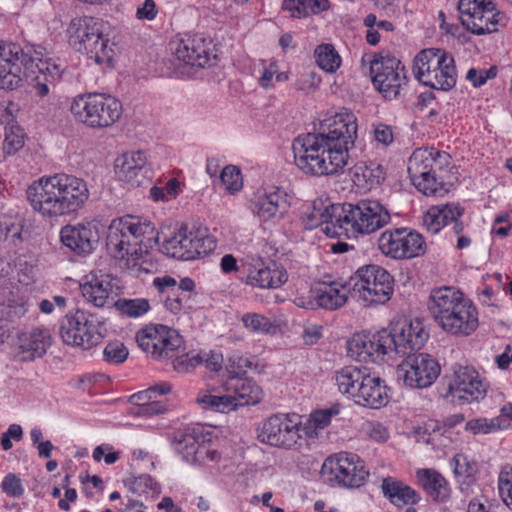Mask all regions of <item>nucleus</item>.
I'll list each match as a JSON object with an SVG mask.
<instances>
[{"label":"nucleus","instance_id":"3c124183","mask_svg":"<svg viewBox=\"0 0 512 512\" xmlns=\"http://www.w3.org/2000/svg\"><path fill=\"white\" fill-rule=\"evenodd\" d=\"M263 69L258 78L259 85L264 89H271L274 87V79L277 82H285L289 79L288 72H279L277 61H271L268 64L262 61Z\"/></svg>","mask_w":512,"mask_h":512},{"label":"nucleus","instance_id":"79ce46f5","mask_svg":"<svg viewBox=\"0 0 512 512\" xmlns=\"http://www.w3.org/2000/svg\"><path fill=\"white\" fill-rule=\"evenodd\" d=\"M366 373L354 366H346L339 370L335 375V381L340 393L353 400L358 392L361 381L364 380Z\"/></svg>","mask_w":512,"mask_h":512},{"label":"nucleus","instance_id":"bf43d9fd","mask_svg":"<svg viewBox=\"0 0 512 512\" xmlns=\"http://www.w3.org/2000/svg\"><path fill=\"white\" fill-rule=\"evenodd\" d=\"M498 490L505 504L512 507V467H505L500 472Z\"/></svg>","mask_w":512,"mask_h":512},{"label":"nucleus","instance_id":"0e129e2a","mask_svg":"<svg viewBox=\"0 0 512 512\" xmlns=\"http://www.w3.org/2000/svg\"><path fill=\"white\" fill-rule=\"evenodd\" d=\"M321 83V77L315 71L303 72L296 82V88L303 92L315 90Z\"/></svg>","mask_w":512,"mask_h":512},{"label":"nucleus","instance_id":"5701e85b","mask_svg":"<svg viewBox=\"0 0 512 512\" xmlns=\"http://www.w3.org/2000/svg\"><path fill=\"white\" fill-rule=\"evenodd\" d=\"M138 346L157 360H165L181 351L182 337L161 324L148 325L136 334Z\"/></svg>","mask_w":512,"mask_h":512},{"label":"nucleus","instance_id":"a18cd8bd","mask_svg":"<svg viewBox=\"0 0 512 512\" xmlns=\"http://www.w3.org/2000/svg\"><path fill=\"white\" fill-rule=\"evenodd\" d=\"M314 58L319 66L325 72L334 73L341 66L342 59L332 44H320L314 50Z\"/></svg>","mask_w":512,"mask_h":512},{"label":"nucleus","instance_id":"a878e982","mask_svg":"<svg viewBox=\"0 0 512 512\" xmlns=\"http://www.w3.org/2000/svg\"><path fill=\"white\" fill-rule=\"evenodd\" d=\"M61 242L78 255H89L100 240L99 224L95 220H82L75 225H66L60 230Z\"/></svg>","mask_w":512,"mask_h":512},{"label":"nucleus","instance_id":"423d86ee","mask_svg":"<svg viewBox=\"0 0 512 512\" xmlns=\"http://www.w3.org/2000/svg\"><path fill=\"white\" fill-rule=\"evenodd\" d=\"M292 149L295 165L312 176L337 173L348 162L320 133L299 135L294 139Z\"/></svg>","mask_w":512,"mask_h":512},{"label":"nucleus","instance_id":"de8ad7c7","mask_svg":"<svg viewBox=\"0 0 512 512\" xmlns=\"http://www.w3.org/2000/svg\"><path fill=\"white\" fill-rule=\"evenodd\" d=\"M412 183L423 194L435 197H443L449 192L451 187V184L440 181L437 178V173H431L427 177L415 179Z\"/></svg>","mask_w":512,"mask_h":512},{"label":"nucleus","instance_id":"338daca9","mask_svg":"<svg viewBox=\"0 0 512 512\" xmlns=\"http://www.w3.org/2000/svg\"><path fill=\"white\" fill-rule=\"evenodd\" d=\"M496 76V71L494 68H490L488 70L485 69H475L471 68L468 70L466 78L469 80L474 87H480L486 83L488 79H491Z\"/></svg>","mask_w":512,"mask_h":512},{"label":"nucleus","instance_id":"c03bdc74","mask_svg":"<svg viewBox=\"0 0 512 512\" xmlns=\"http://www.w3.org/2000/svg\"><path fill=\"white\" fill-rule=\"evenodd\" d=\"M197 402L204 409H211L216 412H228L235 409L234 399L229 392L224 394L213 393L212 391H200L197 396Z\"/></svg>","mask_w":512,"mask_h":512},{"label":"nucleus","instance_id":"774afa93","mask_svg":"<svg viewBox=\"0 0 512 512\" xmlns=\"http://www.w3.org/2000/svg\"><path fill=\"white\" fill-rule=\"evenodd\" d=\"M158 9L154 0H144L136 8V18L138 20L152 21L156 18Z\"/></svg>","mask_w":512,"mask_h":512},{"label":"nucleus","instance_id":"1a4fd4ad","mask_svg":"<svg viewBox=\"0 0 512 512\" xmlns=\"http://www.w3.org/2000/svg\"><path fill=\"white\" fill-rule=\"evenodd\" d=\"M361 68L370 74L374 87L386 99L398 98L407 86L405 68L394 57L365 54L361 58Z\"/></svg>","mask_w":512,"mask_h":512},{"label":"nucleus","instance_id":"09e8293b","mask_svg":"<svg viewBox=\"0 0 512 512\" xmlns=\"http://www.w3.org/2000/svg\"><path fill=\"white\" fill-rule=\"evenodd\" d=\"M114 306L120 313L131 318L141 317L150 310V304L145 298H121L115 301Z\"/></svg>","mask_w":512,"mask_h":512},{"label":"nucleus","instance_id":"c9c22d12","mask_svg":"<svg viewBox=\"0 0 512 512\" xmlns=\"http://www.w3.org/2000/svg\"><path fill=\"white\" fill-rule=\"evenodd\" d=\"M417 483L435 502L445 503L450 499L451 488L445 477L435 469L422 468L415 473Z\"/></svg>","mask_w":512,"mask_h":512},{"label":"nucleus","instance_id":"f03ea898","mask_svg":"<svg viewBox=\"0 0 512 512\" xmlns=\"http://www.w3.org/2000/svg\"><path fill=\"white\" fill-rule=\"evenodd\" d=\"M33 210L43 217L58 218L77 213L89 199L87 183L67 173L45 175L26 190Z\"/></svg>","mask_w":512,"mask_h":512},{"label":"nucleus","instance_id":"cd10ccee","mask_svg":"<svg viewBox=\"0 0 512 512\" xmlns=\"http://www.w3.org/2000/svg\"><path fill=\"white\" fill-rule=\"evenodd\" d=\"M117 288L115 279L101 270L91 271L80 285L85 300L95 307L114 306Z\"/></svg>","mask_w":512,"mask_h":512},{"label":"nucleus","instance_id":"c85d7f7f","mask_svg":"<svg viewBox=\"0 0 512 512\" xmlns=\"http://www.w3.org/2000/svg\"><path fill=\"white\" fill-rule=\"evenodd\" d=\"M246 267V284L260 289H277L288 280L287 271L277 262L265 263L254 259L244 264Z\"/></svg>","mask_w":512,"mask_h":512},{"label":"nucleus","instance_id":"052dcab7","mask_svg":"<svg viewBox=\"0 0 512 512\" xmlns=\"http://www.w3.org/2000/svg\"><path fill=\"white\" fill-rule=\"evenodd\" d=\"M2 492L9 497L20 498L24 494L21 479L14 473H8L1 482Z\"/></svg>","mask_w":512,"mask_h":512},{"label":"nucleus","instance_id":"2f4dec72","mask_svg":"<svg viewBox=\"0 0 512 512\" xmlns=\"http://www.w3.org/2000/svg\"><path fill=\"white\" fill-rule=\"evenodd\" d=\"M317 305L327 310H336L352 297V284L340 281H323L313 290Z\"/></svg>","mask_w":512,"mask_h":512},{"label":"nucleus","instance_id":"58836bf2","mask_svg":"<svg viewBox=\"0 0 512 512\" xmlns=\"http://www.w3.org/2000/svg\"><path fill=\"white\" fill-rule=\"evenodd\" d=\"M381 487L384 496L396 506L414 505L421 499L413 488L390 477L383 480Z\"/></svg>","mask_w":512,"mask_h":512},{"label":"nucleus","instance_id":"e433bc0d","mask_svg":"<svg viewBox=\"0 0 512 512\" xmlns=\"http://www.w3.org/2000/svg\"><path fill=\"white\" fill-rule=\"evenodd\" d=\"M385 179L383 167L376 162H358L352 170V181L363 192L377 188Z\"/></svg>","mask_w":512,"mask_h":512},{"label":"nucleus","instance_id":"69168bd1","mask_svg":"<svg viewBox=\"0 0 512 512\" xmlns=\"http://www.w3.org/2000/svg\"><path fill=\"white\" fill-rule=\"evenodd\" d=\"M92 456L96 462H100L104 457L105 463L111 465L119 459L120 453L109 444H101L93 450Z\"/></svg>","mask_w":512,"mask_h":512},{"label":"nucleus","instance_id":"4be33fe9","mask_svg":"<svg viewBox=\"0 0 512 512\" xmlns=\"http://www.w3.org/2000/svg\"><path fill=\"white\" fill-rule=\"evenodd\" d=\"M440 371V365L431 355L414 353L397 365L396 377L399 383L408 388L423 389L436 381Z\"/></svg>","mask_w":512,"mask_h":512},{"label":"nucleus","instance_id":"f704fd0d","mask_svg":"<svg viewBox=\"0 0 512 512\" xmlns=\"http://www.w3.org/2000/svg\"><path fill=\"white\" fill-rule=\"evenodd\" d=\"M223 388L234 399L235 409L238 406L257 404L262 399L261 387L249 378L231 376L225 382Z\"/></svg>","mask_w":512,"mask_h":512},{"label":"nucleus","instance_id":"393cba45","mask_svg":"<svg viewBox=\"0 0 512 512\" xmlns=\"http://www.w3.org/2000/svg\"><path fill=\"white\" fill-rule=\"evenodd\" d=\"M174 448L183 460L191 464H204L218 458L217 451L210 449L206 443L201 427H188L177 431L174 436Z\"/></svg>","mask_w":512,"mask_h":512},{"label":"nucleus","instance_id":"49530a36","mask_svg":"<svg viewBox=\"0 0 512 512\" xmlns=\"http://www.w3.org/2000/svg\"><path fill=\"white\" fill-rule=\"evenodd\" d=\"M338 413L339 409L336 407L313 412L310 415L307 423L304 426L302 425L304 435L309 438L316 437L317 430L328 426L332 417L336 416Z\"/></svg>","mask_w":512,"mask_h":512},{"label":"nucleus","instance_id":"72a5a7b5","mask_svg":"<svg viewBox=\"0 0 512 512\" xmlns=\"http://www.w3.org/2000/svg\"><path fill=\"white\" fill-rule=\"evenodd\" d=\"M354 403L371 409H379L385 406L388 401L387 387L379 377L366 374L358 392L353 399Z\"/></svg>","mask_w":512,"mask_h":512},{"label":"nucleus","instance_id":"864d4df0","mask_svg":"<svg viewBox=\"0 0 512 512\" xmlns=\"http://www.w3.org/2000/svg\"><path fill=\"white\" fill-rule=\"evenodd\" d=\"M220 179L225 189L231 194L239 192L243 187L241 171L236 166L228 165L224 167Z\"/></svg>","mask_w":512,"mask_h":512},{"label":"nucleus","instance_id":"6e6552de","mask_svg":"<svg viewBox=\"0 0 512 512\" xmlns=\"http://www.w3.org/2000/svg\"><path fill=\"white\" fill-rule=\"evenodd\" d=\"M413 73L423 85L443 91L453 88L457 79L453 57L435 48L424 49L416 55Z\"/></svg>","mask_w":512,"mask_h":512},{"label":"nucleus","instance_id":"e2e57ef3","mask_svg":"<svg viewBox=\"0 0 512 512\" xmlns=\"http://www.w3.org/2000/svg\"><path fill=\"white\" fill-rule=\"evenodd\" d=\"M363 432L376 442H385L389 438L388 429L380 422L367 421L363 424Z\"/></svg>","mask_w":512,"mask_h":512},{"label":"nucleus","instance_id":"dca6fc26","mask_svg":"<svg viewBox=\"0 0 512 512\" xmlns=\"http://www.w3.org/2000/svg\"><path fill=\"white\" fill-rule=\"evenodd\" d=\"M391 220L389 211L376 200H361L356 204H345L344 233L371 234Z\"/></svg>","mask_w":512,"mask_h":512},{"label":"nucleus","instance_id":"412c9836","mask_svg":"<svg viewBox=\"0 0 512 512\" xmlns=\"http://www.w3.org/2000/svg\"><path fill=\"white\" fill-rule=\"evenodd\" d=\"M377 245L383 255L394 260L412 259L423 255L426 251L423 236L404 227L383 231Z\"/></svg>","mask_w":512,"mask_h":512},{"label":"nucleus","instance_id":"9d476101","mask_svg":"<svg viewBox=\"0 0 512 512\" xmlns=\"http://www.w3.org/2000/svg\"><path fill=\"white\" fill-rule=\"evenodd\" d=\"M104 321L84 310L69 312L61 320L59 334L62 341L73 347L88 350L98 345L105 336Z\"/></svg>","mask_w":512,"mask_h":512},{"label":"nucleus","instance_id":"20e7f679","mask_svg":"<svg viewBox=\"0 0 512 512\" xmlns=\"http://www.w3.org/2000/svg\"><path fill=\"white\" fill-rule=\"evenodd\" d=\"M427 308L437 326L448 335L467 337L478 328L477 307L455 287L432 289Z\"/></svg>","mask_w":512,"mask_h":512},{"label":"nucleus","instance_id":"9b49d317","mask_svg":"<svg viewBox=\"0 0 512 512\" xmlns=\"http://www.w3.org/2000/svg\"><path fill=\"white\" fill-rule=\"evenodd\" d=\"M352 298L364 306L384 304L393 293V278L378 265L359 268L352 277Z\"/></svg>","mask_w":512,"mask_h":512},{"label":"nucleus","instance_id":"b1692460","mask_svg":"<svg viewBox=\"0 0 512 512\" xmlns=\"http://www.w3.org/2000/svg\"><path fill=\"white\" fill-rule=\"evenodd\" d=\"M172 54L180 62L204 68L215 58L212 41L202 35H185L170 42Z\"/></svg>","mask_w":512,"mask_h":512},{"label":"nucleus","instance_id":"bb28decb","mask_svg":"<svg viewBox=\"0 0 512 512\" xmlns=\"http://www.w3.org/2000/svg\"><path fill=\"white\" fill-rule=\"evenodd\" d=\"M395 348H392L393 355L406 357L420 350L428 339V332L419 320L401 319L396 322L390 330Z\"/></svg>","mask_w":512,"mask_h":512},{"label":"nucleus","instance_id":"f257e3e1","mask_svg":"<svg viewBox=\"0 0 512 512\" xmlns=\"http://www.w3.org/2000/svg\"><path fill=\"white\" fill-rule=\"evenodd\" d=\"M154 235L155 227L149 220L126 215L111 221L107 249L121 269L139 277L156 269L149 250Z\"/></svg>","mask_w":512,"mask_h":512},{"label":"nucleus","instance_id":"39448f33","mask_svg":"<svg viewBox=\"0 0 512 512\" xmlns=\"http://www.w3.org/2000/svg\"><path fill=\"white\" fill-rule=\"evenodd\" d=\"M110 25L95 17H80L72 20L67 29L70 45L84 53L97 65L112 67L115 44L110 40Z\"/></svg>","mask_w":512,"mask_h":512},{"label":"nucleus","instance_id":"603ef678","mask_svg":"<svg viewBox=\"0 0 512 512\" xmlns=\"http://www.w3.org/2000/svg\"><path fill=\"white\" fill-rule=\"evenodd\" d=\"M23 241L22 226L5 217L0 219V242L9 246H18Z\"/></svg>","mask_w":512,"mask_h":512},{"label":"nucleus","instance_id":"680f3d73","mask_svg":"<svg viewBox=\"0 0 512 512\" xmlns=\"http://www.w3.org/2000/svg\"><path fill=\"white\" fill-rule=\"evenodd\" d=\"M320 211H325L323 206V199H316L310 208L305 212L303 217V224L307 229H314L320 227Z\"/></svg>","mask_w":512,"mask_h":512},{"label":"nucleus","instance_id":"4468645a","mask_svg":"<svg viewBox=\"0 0 512 512\" xmlns=\"http://www.w3.org/2000/svg\"><path fill=\"white\" fill-rule=\"evenodd\" d=\"M293 201L292 192L280 186L267 185L259 187L251 194L247 207L260 222L276 223L288 214Z\"/></svg>","mask_w":512,"mask_h":512},{"label":"nucleus","instance_id":"13d9d810","mask_svg":"<svg viewBox=\"0 0 512 512\" xmlns=\"http://www.w3.org/2000/svg\"><path fill=\"white\" fill-rule=\"evenodd\" d=\"M454 464V473L457 476L467 479L468 485L474 481V475L477 471L475 462L468 461L463 454H457L454 457Z\"/></svg>","mask_w":512,"mask_h":512},{"label":"nucleus","instance_id":"6e6d98bb","mask_svg":"<svg viewBox=\"0 0 512 512\" xmlns=\"http://www.w3.org/2000/svg\"><path fill=\"white\" fill-rule=\"evenodd\" d=\"M128 349L119 341L110 342L103 351L104 360L110 364L123 363L128 357Z\"/></svg>","mask_w":512,"mask_h":512},{"label":"nucleus","instance_id":"4d7b16f0","mask_svg":"<svg viewBox=\"0 0 512 512\" xmlns=\"http://www.w3.org/2000/svg\"><path fill=\"white\" fill-rule=\"evenodd\" d=\"M24 144L23 130L19 126L11 125L6 129L4 150L7 154L17 152Z\"/></svg>","mask_w":512,"mask_h":512},{"label":"nucleus","instance_id":"ea45409f","mask_svg":"<svg viewBox=\"0 0 512 512\" xmlns=\"http://www.w3.org/2000/svg\"><path fill=\"white\" fill-rule=\"evenodd\" d=\"M325 211H320L321 230L329 237H338L344 234V205L331 203L328 199H323Z\"/></svg>","mask_w":512,"mask_h":512},{"label":"nucleus","instance_id":"37998d69","mask_svg":"<svg viewBox=\"0 0 512 512\" xmlns=\"http://www.w3.org/2000/svg\"><path fill=\"white\" fill-rule=\"evenodd\" d=\"M510 422L500 415L493 418L479 417L465 423V430L472 434H490L510 428Z\"/></svg>","mask_w":512,"mask_h":512},{"label":"nucleus","instance_id":"8fccbe9b","mask_svg":"<svg viewBox=\"0 0 512 512\" xmlns=\"http://www.w3.org/2000/svg\"><path fill=\"white\" fill-rule=\"evenodd\" d=\"M241 322L248 331L254 334H269L274 330V326L269 318L255 312L243 314Z\"/></svg>","mask_w":512,"mask_h":512},{"label":"nucleus","instance_id":"6ab92c4d","mask_svg":"<svg viewBox=\"0 0 512 512\" xmlns=\"http://www.w3.org/2000/svg\"><path fill=\"white\" fill-rule=\"evenodd\" d=\"M369 473L358 455L340 452L325 459L321 476L330 484L356 488L364 484Z\"/></svg>","mask_w":512,"mask_h":512},{"label":"nucleus","instance_id":"f3484780","mask_svg":"<svg viewBox=\"0 0 512 512\" xmlns=\"http://www.w3.org/2000/svg\"><path fill=\"white\" fill-rule=\"evenodd\" d=\"M357 117L347 109L328 112L320 121V134L348 161L349 150L357 138Z\"/></svg>","mask_w":512,"mask_h":512},{"label":"nucleus","instance_id":"2eb2a0df","mask_svg":"<svg viewBox=\"0 0 512 512\" xmlns=\"http://www.w3.org/2000/svg\"><path fill=\"white\" fill-rule=\"evenodd\" d=\"M215 247V241L206 230H189L183 226L164 238L160 250L167 256L187 261L205 256Z\"/></svg>","mask_w":512,"mask_h":512},{"label":"nucleus","instance_id":"ddd939ff","mask_svg":"<svg viewBox=\"0 0 512 512\" xmlns=\"http://www.w3.org/2000/svg\"><path fill=\"white\" fill-rule=\"evenodd\" d=\"M302 417L297 413H276L262 421L257 429L261 443L293 449L303 436Z\"/></svg>","mask_w":512,"mask_h":512},{"label":"nucleus","instance_id":"7ed1b4c3","mask_svg":"<svg viewBox=\"0 0 512 512\" xmlns=\"http://www.w3.org/2000/svg\"><path fill=\"white\" fill-rule=\"evenodd\" d=\"M64 69L65 64L48 56L43 47L0 41V89H17L25 81L38 80L39 75L56 79Z\"/></svg>","mask_w":512,"mask_h":512},{"label":"nucleus","instance_id":"7c9ffc66","mask_svg":"<svg viewBox=\"0 0 512 512\" xmlns=\"http://www.w3.org/2000/svg\"><path fill=\"white\" fill-rule=\"evenodd\" d=\"M449 156L433 148L417 149L408 159V173L411 181L428 174L438 173L444 164H448Z\"/></svg>","mask_w":512,"mask_h":512},{"label":"nucleus","instance_id":"4c0bfd02","mask_svg":"<svg viewBox=\"0 0 512 512\" xmlns=\"http://www.w3.org/2000/svg\"><path fill=\"white\" fill-rule=\"evenodd\" d=\"M463 209L458 205L447 204L443 206H433L428 209L423 217V225L433 233H438L450 221L461 217Z\"/></svg>","mask_w":512,"mask_h":512},{"label":"nucleus","instance_id":"a211bd4d","mask_svg":"<svg viewBox=\"0 0 512 512\" xmlns=\"http://www.w3.org/2000/svg\"><path fill=\"white\" fill-rule=\"evenodd\" d=\"M393 341L389 329L356 333L347 342V352L357 361L382 363L394 358Z\"/></svg>","mask_w":512,"mask_h":512},{"label":"nucleus","instance_id":"473e14b6","mask_svg":"<svg viewBox=\"0 0 512 512\" xmlns=\"http://www.w3.org/2000/svg\"><path fill=\"white\" fill-rule=\"evenodd\" d=\"M51 345V334L46 328H35L18 337L17 357L20 361H31L43 356Z\"/></svg>","mask_w":512,"mask_h":512},{"label":"nucleus","instance_id":"f8f14e48","mask_svg":"<svg viewBox=\"0 0 512 512\" xmlns=\"http://www.w3.org/2000/svg\"><path fill=\"white\" fill-rule=\"evenodd\" d=\"M446 391L443 396L452 403L469 404L483 400L489 384L472 366L456 365L445 377Z\"/></svg>","mask_w":512,"mask_h":512},{"label":"nucleus","instance_id":"c756f323","mask_svg":"<svg viewBox=\"0 0 512 512\" xmlns=\"http://www.w3.org/2000/svg\"><path fill=\"white\" fill-rule=\"evenodd\" d=\"M114 169L117 178L131 186H139L151 177V168L143 151H130L120 155L115 160Z\"/></svg>","mask_w":512,"mask_h":512},{"label":"nucleus","instance_id":"aec40b11","mask_svg":"<svg viewBox=\"0 0 512 512\" xmlns=\"http://www.w3.org/2000/svg\"><path fill=\"white\" fill-rule=\"evenodd\" d=\"M458 10L461 24L478 36L496 32L504 25V16L492 0H459Z\"/></svg>","mask_w":512,"mask_h":512},{"label":"nucleus","instance_id":"0eeeda50","mask_svg":"<svg viewBox=\"0 0 512 512\" xmlns=\"http://www.w3.org/2000/svg\"><path fill=\"white\" fill-rule=\"evenodd\" d=\"M74 119L90 128H107L122 115L121 102L105 93H85L74 97L70 103Z\"/></svg>","mask_w":512,"mask_h":512},{"label":"nucleus","instance_id":"5fc2aeb1","mask_svg":"<svg viewBox=\"0 0 512 512\" xmlns=\"http://www.w3.org/2000/svg\"><path fill=\"white\" fill-rule=\"evenodd\" d=\"M183 342L181 343V351H179L175 356L167 357L165 360H172V365L174 370L186 373L193 369L196 365L202 362V358L200 356H192L189 357L184 353Z\"/></svg>","mask_w":512,"mask_h":512},{"label":"nucleus","instance_id":"a19ab883","mask_svg":"<svg viewBox=\"0 0 512 512\" xmlns=\"http://www.w3.org/2000/svg\"><path fill=\"white\" fill-rule=\"evenodd\" d=\"M329 8L328 0H283L282 9L292 18H308Z\"/></svg>","mask_w":512,"mask_h":512}]
</instances>
